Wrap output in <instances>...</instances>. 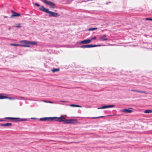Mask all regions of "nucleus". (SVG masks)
<instances>
[{"instance_id": "f257e3e1", "label": "nucleus", "mask_w": 152, "mask_h": 152, "mask_svg": "<svg viewBox=\"0 0 152 152\" xmlns=\"http://www.w3.org/2000/svg\"><path fill=\"white\" fill-rule=\"evenodd\" d=\"M39 10L44 12L49 13V16L54 17H58L59 15L57 13L53 12L49 10L48 9H46L43 6H41L39 8Z\"/></svg>"}, {"instance_id": "f03ea898", "label": "nucleus", "mask_w": 152, "mask_h": 152, "mask_svg": "<svg viewBox=\"0 0 152 152\" xmlns=\"http://www.w3.org/2000/svg\"><path fill=\"white\" fill-rule=\"evenodd\" d=\"M42 1L45 4L49 5L50 8H54L56 7V4L51 1H47V0H43Z\"/></svg>"}, {"instance_id": "7ed1b4c3", "label": "nucleus", "mask_w": 152, "mask_h": 152, "mask_svg": "<svg viewBox=\"0 0 152 152\" xmlns=\"http://www.w3.org/2000/svg\"><path fill=\"white\" fill-rule=\"evenodd\" d=\"M65 118L63 117H52V121H55L58 122H64Z\"/></svg>"}, {"instance_id": "20e7f679", "label": "nucleus", "mask_w": 152, "mask_h": 152, "mask_svg": "<svg viewBox=\"0 0 152 152\" xmlns=\"http://www.w3.org/2000/svg\"><path fill=\"white\" fill-rule=\"evenodd\" d=\"M5 119H11L13 121H27L26 119H20V118H12V117H5L4 118Z\"/></svg>"}, {"instance_id": "39448f33", "label": "nucleus", "mask_w": 152, "mask_h": 152, "mask_svg": "<svg viewBox=\"0 0 152 152\" xmlns=\"http://www.w3.org/2000/svg\"><path fill=\"white\" fill-rule=\"evenodd\" d=\"M20 43L21 44H20L22 45H20V46H23L26 47H29L30 46L28 45V41L26 40H21L19 41Z\"/></svg>"}, {"instance_id": "423d86ee", "label": "nucleus", "mask_w": 152, "mask_h": 152, "mask_svg": "<svg viewBox=\"0 0 152 152\" xmlns=\"http://www.w3.org/2000/svg\"><path fill=\"white\" fill-rule=\"evenodd\" d=\"M100 46V45H85L80 46V48H90Z\"/></svg>"}, {"instance_id": "0eeeda50", "label": "nucleus", "mask_w": 152, "mask_h": 152, "mask_svg": "<svg viewBox=\"0 0 152 152\" xmlns=\"http://www.w3.org/2000/svg\"><path fill=\"white\" fill-rule=\"evenodd\" d=\"M52 117H45L40 118L39 120L41 121H52Z\"/></svg>"}, {"instance_id": "6e6552de", "label": "nucleus", "mask_w": 152, "mask_h": 152, "mask_svg": "<svg viewBox=\"0 0 152 152\" xmlns=\"http://www.w3.org/2000/svg\"><path fill=\"white\" fill-rule=\"evenodd\" d=\"M91 42V40L90 39H87L79 42V44H86L90 43Z\"/></svg>"}, {"instance_id": "1a4fd4ad", "label": "nucleus", "mask_w": 152, "mask_h": 152, "mask_svg": "<svg viewBox=\"0 0 152 152\" xmlns=\"http://www.w3.org/2000/svg\"><path fill=\"white\" fill-rule=\"evenodd\" d=\"M115 107V105H105L102 106L101 107H99L98 109H102L107 108L110 107Z\"/></svg>"}, {"instance_id": "9d476101", "label": "nucleus", "mask_w": 152, "mask_h": 152, "mask_svg": "<svg viewBox=\"0 0 152 152\" xmlns=\"http://www.w3.org/2000/svg\"><path fill=\"white\" fill-rule=\"evenodd\" d=\"M99 40L101 41H104L107 40V39L106 38V35H104L100 37L99 38Z\"/></svg>"}, {"instance_id": "9b49d317", "label": "nucleus", "mask_w": 152, "mask_h": 152, "mask_svg": "<svg viewBox=\"0 0 152 152\" xmlns=\"http://www.w3.org/2000/svg\"><path fill=\"white\" fill-rule=\"evenodd\" d=\"M10 99L11 100H14V98L12 97H8L7 96H3L2 95H1L0 96V99Z\"/></svg>"}, {"instance_id": "f8f14e48", "label": "nucleus", "mask_w": 152, "mask_h": 152, "mask_svg": "<svg viewBox=\"0 0 152 152\" xmlns=\"http://www.w3.org/2000/svg\"><path fill=\"white\" fill-rule=\"evenodd\" d=\"M122 112L127 113H130L132 112V110L127 109H125L122 110Z\"/></svg>"}, {"instance_id": "ddd939ff", "label": "nucleus", "mask_w": 152, "mask_h": 152, "mask_svg": "<svg viewBox=\"0 0 152 152\" xmlns=\"http://www.w3.org/2000/svg\"><path fill=\"white\" fill-rule=\"evenodd\" d=\"M20 15L21 14L20 13L15 12V14L12 15L10 16V17L12 18L15 17L20 16Z\"/></svg>"}, {"instance_id": "4468645a", "label": "nucleus", "mask_w": 152, "mask_h": 152, "mask_svg": "<svg viewBox=\"0 0 152 152\" xmlns=\"http://www.w3.org/2000/svg\"><path fill=\"white\" fill-rule=\"evenodd\" d=\"M77 122V119H70V124H74Z\"/></svg>"}, {"instance_id": "2eb2a0df", "label": "nucleus", "mask_w": 152, "mask_h": 152, "mask_svg": "<svg viewBox=\"0 0 152 152\" xmlns=\"http://www.w3.org/2000/svg\"><path fill=\"white\" fill-rule=\"evenodd\" d=\"M12 125V124L10 123H7L5 124H0V126H7Z\"/></svg>"}, {"instance_id": "dca6fc26", "label": "nucleus", "mask_w": 152, "mask_h": 152, "mask_svg": "<svg viewBox=\"0 0 152 152\" xmlns=\"http://www.w3.org/2000/svg\"><path fill=\"white\" fill-rule=\"evenodd\" d=\"M37 44V42H35L28 41V45H36Z\"/></svg>"}, {"instance_id": "f3484780", "label": "nucleus", "mask_w": 152, "mask_h": 152, "mask_svg": "<svg viewBox=\"0 0 152 152\" xmlns=\"http://www.w3.org/2000/svg\"><path fill=\"white\" fill-rule=\"evenodd\" d=\"M144 113H152V110H145L144 112Z\"/></svg>"}, {"instance_id": "a211bd4d", "label": "nucleus", "mask_w": 152, "mask_h": 152, "mask_svg": "<svg viewBox=\"0 0 152 152\" xmlns=\"http://www.w3.org/2000/svg\"><path fill=\"white\" fill-rule=\"evenodd\" d=\"M70 119H64V124H70Z\"/></svg>"}, {"instance_id": "6ab92c4d", "label": "nucleus", "mask_w": 152, "mask_h": 152, "mask_svg": "<svg viewBox=\"0 0 152 152\" xmlns=\"http://www.w3.org/2000/svg\"><path fill=\"white\" fill-rule=\"evenodd\" d=\"M70 106L72 107H81L78 105H76V104H71L70 105Z\"/></svg>"}, {"instance_id": "aec40b11", "label": "nucleus", "mask_w": 152, "mask_h": 152, "mask_svg": "<svg viewBox=\"0 0 152 152\" xmlns=\"http://www.w3.org/2000/svg\"><path fill=\"white\" fill-rule=\"evenodd\" d=\"M10 45L11 46H20V45H20V44H15L13 43L10 44Z\"/></svg>"}, {"instance_id": "412c9836", "label": "nucleus", "mask_w": 152, "mask_h": 152, "mask_svg": "<svg viewBox=\"0 0 152 152\" xmlns=\"http://www.w3.org/2000/svg\"><path fill=\"white\" fill-rule=\"evenodd\" d=\"M59 70V69L58 68L54 69L52 70V72H53L58 71Z\"/></svg>"}, {"instance_id": "4be33fe9", "label": "nucleus", "mask_w": 152, "mask_h": 152, "mask_svg": "<svg viewBox=\"0 0 152 152\" xmlns=\"http://www.w3.org/2000/svg\"><path fill=\"white\" fill-rule=\"evenodd\" d=\"M97 28H89L88 30L89 31H93L94 30H96L97 29Z\"/></svg>"}, {"instance_id": "5701e85b", "label": "nucleus", "mask_w": 152, "mask_h": 152, "mask_svg": "<svg viewBox=\"0 0 152 152\" xmlns=\"http://www.w3.org/2000/svg\"><path fill=\"white\" fill-rule=\"evenodd\" d=\"M43 101L45 102H47V103H53V102H51V101H45V100H43Z\"/></svg>"}, {"instance_id": "b1692460", "label": "nucleus", "mask_w": 152, "mask_h": 152, "mask_svg": "<svg viewBox=\"0 0 152 152\" xmlns=\"http://www.w3.org/2000/svg\"><path fill=\"white\" fill-rule=\"evenodd\" d=\"M145 19L146 20H152V18H145Z\"/></svg>"}, {"instance_id": "393cba45", "label": "nucleus", "mask_w": 152, "mask_h": 152, "mask_svg": "<svg viewBox=\"0 0 152 152\" xmlns=\"http://www.w3.org/2000/svg\"><path fill=\"white\" fill-rule=\"evenodd\" d=\"M140 93H145V94H148V93L145 91H140Z\"/></svg>"}, {"instance_id": "a878e982", "label": "nucleus", "mask_w": 152, "mask_h": 152, "mask_svg": "<svg viewBox=\"0 0 152 152\" xmlns=\"http://www.w3.org/2000/svg\"><path fill=\"white\" fill-rule=\"evenodd\" d=\"M35 5L37 7H39L40 6V5L39 4L37 3H36L35 4Z\"/></svg>"}, {"instance_id": "bb28decb", "label": "nucleus", "mask_w": 152, "mask_h": 152, "mask_svg": "<svg viewBox=\"0 0 152 152\" xmlns=\"http://www.w3.org/2000/svg\"><path fill=\"white\" fill-rule=\"evenodd\" d=\"M96 37H95L92 38L91 39H90V40H91V41H92V40L96 39Z\"/></svg>"}, {"instance_id": "cd10ccee", "label": "nucleus", "mask_w": 152, "mask_h": 152, "mask_svg": "<svg viewBox=\"0 0 152 152\" xmlns=\"http://www.w3.org/2000/svg\"><path fill=\"white\" fill-rule=\"evenodd\" d=\"M16 27L17 28H19L21 27V26H20V24H18V25L17 26H16Z\"/></svg>"}, {"instance_id": "c85d7f7f", "label": "nucleus", "mask_w": 152, "mask_h": 152, "mask_svg": "<svg viewBox=\"0 0 152 152\" xmlns=\"http://www.w3.org/2000/svg\"><path fill=\"white\" fill-rule=\"evenodd\" d=\"M104 117V116H101L98 117H94V118H102V117Z\"/></svg>"}, {"instance_id": "c756f323", "label": "nucleus", "mask_w": 152, "mask_h": 152, "mask_svg": "<svg viewBox=\"0 0 152 152\" xmlns=\"http://www.w3.org/2000/svg\"><path fill=\"white\" fill-rule=\"evenodd\" d=\"M11 12L13 13V14H15V12H14L13 10H11Z\"/></svg>"}, {"instance_id": "7c9ffc66", "label": "nucleus", "mask_w": 152, "mask_h": 152, "mask_svg": "<svg viewBox=\"0 0 152 152\" xmlns=\"http://www.w3.org/2000/svg\"><path fill=\"white\" fill-rule=\"evenodd\" d=\"M61 102H67V101H61Z\"/></svg>"}, {"instance_id": "2f4dec72", "label": "nucleus", "mask_w": 152, "mask_h": 152, "mask_svg": "<svg viewBox=\"0 0 152 152\" xmlns=\"http://www.w3.org/2000/svg\"><path fill=\"white\" fill-rule=\"evenodd\" d=\"M0 121H4V120H2V119H0Z\"/></svg>"}, {"instance_id": "473e14b6", "label": "nucleus", "mask_w": 152, "mask_h": 152, "mask_svg": "<svg viewBox=\"0 0 152 152\" xmlns=\"http://www.w3.org/2000/svg\"><path fill=\"white\" fill-rule=\"evenodd\" d=\"M135 92H139V93H140V91H136V90H135Z\"/></svg>"}, {"instance_id": "72a5a7b5", "label": "nucleus", "mask_w": 152, "mask_h": 152, "mask_svg": "<svg viewBox=\"0 0 152 152\" xmlns=\"http://www.w3.org/2000/svg\"><path fill=\"white\" fill-rule=\"evenodd\" d=\"M131 91H133L135 92V90H132Z\"/></svg>"}, {"instance_id": "f704fd0d", "label": "nucleus", "mask_w": 152, "mask_h": 152, "mask_svg": "<svg viewBox=\"0 0 152 152\" xmlns=\"http://www.w3.org/2000/svg\"><path fill=\"white\" fill-rule=\"evenodd\" d=\"M7 16H5L4 17V18H7Z\"/></svg>"}]
</instances>
